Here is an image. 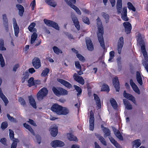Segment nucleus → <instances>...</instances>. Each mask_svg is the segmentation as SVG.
<instances>
[{
  "mask_svg": "<svg viewBox=\"0 0 148 148\" xmlns=\"http://www.w3.org/2000/svg\"><path fill=\"white\" fill-rule=\"evenodd\" d=\"M97 26L99 31L97 34L98 39L100 45L103 49H105V47L103 35V29L101 22H97Z\"/></svg>",
  "mask_w": 148,
  "mask_h": 148,
  "instance_id": "nucleus-1",
  "label": "nucleus"
},
{
  "mask_svg": "<svg viewBox=\"0 0 148 148\" xmlns=\"http://www.w3.org/2000/svg\"><path fill=\"white\" fill-rule=\"evenodd\" d=\"M48 90L46 88L44 87L41 89L38 92L37 97L39 101H41L46 97L48 93Z\"/></svg>",
  "mask_w": 148,
  "mask_h": 148,
  "instance_id": "nucleus-2",
  "label": "nucleus"
},
{
  "mask_svg": "<svg viewBox=\"0 0 148 148\" xmlns=\"http://www.w3.org/2000/svg\"><path fill=\"white\" fill-rule=\"evenodd\" d=\"M48 90L46 88L44 87L41 89L38 92L37 97L39 101H41L46 97L48 93Z\"/></svg>",
  "mask_w": 148,
  "mask_h": 148,
  "instance_id": "nucleus-3",
  "label": "nucleus"
},
{
  "mask_svg": "<svg viewBox=\"0 0 148 148\" xmlns=\"http://www.w3.org/2000/svg\"><path fill=\"white\" fill-rule=\"evenodd\" d=\"M44 22L47 26L52 27L57 30H59V27L58 24L55 22L46 19H44Z\"/></svg>",
  "mask_w": 148,
  "mask_h": 148,
  "instance_id": "nucleus-4",
  "label": "nucleus"
},
{
  "mask_svg": "<svg viewBox=\"0 0 148 148\" xmlns=\"http://www.w3.org/2000/svg\"><path fill=\"white\" fill-rule=\"evenodd\" d=\"M89 130L93 131L94 130L95 125V118L94 113L92 110L90 112L89 118Z\"/></svg>",
  "mask_w": 148,
  "mask_h": 148,
  "instance_id": "nucleus-5",
  "label": "nucleus"
},
{
  "mask_svg": "<svg viewBox=\"0 0 148 148\" xmlns=\"http://www.w3.org/2000/svg\"><path fill=\"white\" fill-rule=\"evenodd\" d=\"M62 109V106L57 104H53L51 107V110L58 115H60L61 113V110Z\"/></svg>",
  "mask_w": 148,
  "mask_h": 148,
  "instance_id": "nucleus-6",
  "label": "nucleus"
},
{
  "mask_svg": "<svg viewBox=\"0 0 148 148\" xmlns=\"http://www.w3.org/2000/svg\"><path fill=\"white\" fill-rule=\"evenodd\" d=\"M33 66L36 69H38L41 66L40 61L38 58L35 57L32 61Z\"/></svg>",
  "mask_w": 148,
  "mask_h": 148,
  "instance_id": "nucleus-7",
  "label": "nucleus"
},
{
  "mask_svg": "<svg viewBox=\"0 0 148 148\" xmlns=\"http://www.w3.org/2000/svg\"><path fill=\"white\" fill-rule=\"evenodd\" d=\"M124 44L123 38V37H120L117 44V50L118 53L120 54L121 53V50Z\"/></svg>",
  "mask_w": 148,
  "mask_h": 148,
  "instance_id": "nucleus-8",
  "label": "nucleus"
},
{
  "mask_svg": "<svg viewBox=\"0 0 148 148\" xmlns=\"http://www.w3.org/2000/svg\"><path fill=\"white\" fill-rule=\"evenodd\" d=\"M49 130L51 135L53 137H55L58 133V127L56 125H53L51 126Z\"/></svg>",
  "mask_w": 148,
  "mask_h": 148,
  "instance_id": "nucleus-9",
  "label": "nucleus"
},
{
  "mask_svg": "<svg viewBox=\"0 0 148 148\" xmlns=\"http://www.w3.org/2000/svg\"><path fill=\"white\" fill-rule=\"evenodd\" d=\"M142 53L145 60V61L143 62V64L148 73V64L147 63L148 62V57L147 53L146 51L143 52Z\"/></svg>",
  "mask_w": 148,
  "mask_h": 148,
  "instance_id": "nucleus-10",
  "label": "nucleus"
},
{
  "mask_svg": "<svg viewBox=\"0 0 148 148\" xmlns=\"http://www.w3.org/2000/svg\"><path fill=\"white\" fill-rule=\"evenodd\" d=\"M113 85L117 92H119L120 89L118 77H115L112 80Z\"/></svg>",
  "mask_w": 148,
  "mask_h": 148,
  "instance_id": "nucleus-11",
  "label": "nucleus"
},
{
  "mask_svg": "<svg viewBox=\"0 0 148 148\" xmlns=\"http://www.w3.org/2000/svg\"><path fill=\"white\" fill-rule=\"evenodd\" d=\"M86 44L88 50L92 51L94 50V46L91 39L88 38L86 39Z\"/></svg>",
  "mask_w": 148,
  "mask_h": 148,
  "instance_id": "nucleus-12",
  "label": "nucleus"
},
{
  "mask_svg": "<svg viewBox=\"0 0 148 148\" xmlns=\"http://www.w3.org/2000/svg\"><path fill=\"white\" fill-rule=\"evenodd\" d=\"M73 77L74 79L80 84L82 85L84 84V80L83 77H80L77 74L74 73Z\"/></svg>",
  "mask_w": 148,
  "mask_h": 148,
  "instance_id": "nucleus-13",
  "label": "nucleus"
},
{
  "mask_svg": "<svg viewBox=\"0 0 148 148\" xmlns=\"http://www.w3.org/2000/svg\"><path fill=\"white\" fill-rule=\"evenodd\" d=\"M125 28V31L127 34H129L132 29L131 24L128 22H125L123 23Z\"/></svg>",
  "mask_w": 148,
  "mask_h": 148,
  "instance_id": "nucleus-14",
  "label": "nucleus"
},
{
  "mask_svg": "<svg viewBox=\"0 0 148 148\" xmlns=\"http://www.w3.org/2000/svg\"><path fill=\"white\" fill-rule=\"evenodd\" d=\"M137 42L139 44H143L145 43V40L144 39V36L142 35L140 33L138 34L136 36Z\"/></svg>",
  "mask_w": 148,
  "mask_h": 148,
  "instance_id": "nucleus-15",
  "label": "nucleus"
},
{
  "mask_svg": "<svg viewBox=\"0 0 148 148\" xmlns=\"http://www.w3.org/2000/svg\"><path fill=\"white\" fill-rule=\"evenodd\" d=\"M57 81L68 88H70L72 87V85L69 82L63 79L58 78Z\"/></svg>",
  "mask_w": 148,
  "mask_h": 148,
  "instance_id": "nucleus-16",
  "label": "nucleus"
},
{
  "mask_svg": "<svg viewBox=\"0 0 148 148\" xmlns=\"http://www.w3.org/2000/svg\"><path fill=\"white\" fill-rule=\"evenodd\" d=\"M123 96L125 97L132 101L135 104H136V101L135 98L132 95L126 93L125 91L123 93Z\"/></svg>",
  "mask_w": 148,
  "mask_h": 148,
  "instance_id": "nucleus-17",
  "label": "nucleus"
},
{
  "mask_svg": "<svg viewBox=\"0 0 148 148\" xmlns=\"http://www.w3.org/2000/svg\"><path fill=\"white\" fill-rule=\"evenodd\" d=\"M121 18L124 21H128V18L127 16V9L126 7H124L123 8V11L121 14Z\"/></svg>",
  "mask_w": 148,
  "mask_h": 148,
  "instance_id": "nucleus-18",
  "label": "nucleus"
},
{
  "mask_svg": "<svg viewBox=\"0 0 148 148\" xmlns=\"http://www.w3.org/2000/svg\"><path fill=\"white\" fill-rule=\"evenodd\" d=\"M116 9L118 13H121L122 9V0H117Z\"/></svg>",
  "mask_w": 148,
  "mask_h": 148,
  "instance_id": "nucleus-19",
  "label": "nucleus"
},
{
  "mask_svg": "<svg viewBox=\"0 0 148 148\" xmlns=\"http://www.w3.org/2000/svg\"><path fill=\"white\" fill-rule=\"evenodd\" d=\"M0 97L4 102L5 106H6L9 101L7 98L3 93L1 88H0Z\"/></svg>",
  "mask_w": 148,
  "mask_h": 148,
  "instance_id": "nucleus-20",
  "label": "nucleus"
},
{
  "mask_svg": "<svg viewBox=\"0 0 148 148\" xmlns=\"http://www.w3.org/2000/svg\"><path fill=\"white\" fill-rule=\"evenodd\" d=\"M123 103L125 106V108L128 110H131L132 109V106L128 100L126 99H123Z\"/></svg>",
  "mask_w": 148,
  "mask_h": 148,
  "instance_id": "nucleus-21",
  "label": "nucleus"
},
{
  "mask_svg": "<svg viewBox=\"0 0 148 148\" xmlns=\"http://www.w3.org/2000/svg\"><path fill=\"white\" fill-rule=\"evenodd\" d=\"M136 78L138 83L140 85H142L143 83L141 75L140 72L138 71H137L136 72Z\"/></svg>",
  "mask_w": 148,
  "mask_h": 148,
  "instance_id": "nucleus-22",
  "label": "nucleus"
},
{
  "mask_svg": "<svg viewBox=\"0 0 148 148\" xmlns=\"http://www.w3.org/2000/svg\"><path fill=\"white\" fill-rule=\"evenodd\" d=\"M29 100L31 105L34 108H36V104L34 98L32 96H29Z\"/></svg>",
  "mask_w": 148,
  "mask_h": 148,
  "instance_id": "nucleus-23",
  "label": "nucleus"
},
{
  "mask_svg": "<svg viewBox=\"0 0 148 148\" xmlns=\"http://www.w3.org/2000/svg\"><path fill=\"white\" fill-rule=\"evenodd\" d=\"M94 99L96 103L97 106L98 107V109H100L101 108V101L100 99L98 96L95 94H94Z\"/></svg>",
  "mask_w": 148,
  "mask_h": 148,
  "instance_id": "nucleus-24",
  "label": "nucleus"
},
{
  "mask_svg": "<svg viewBox=\"0 0 148 148\" xmlns=\"http://www.w3.org/2000/svg\"><path fill=\"white\" fill-rule=\"evenodd\" d=\"M45 2L49 5L55 7L57 5L56 2L53 0H45Z\"/></svg>",
  "mask_w": 148,
  "mask_h": 148,
  "instance_id": "nucleus-25",
  "label": "nucleus"
},
{
  "mask_svg": "<svg viewBox=\"0 0 148 148\" xmlns=\"http://www.w3.org/2000/svg\"><path fill=\"white\" fill-rule=\"evenodd\" d=\"M13 27L14 30L15 35L16 37L18 36V34L19 32V28L18 25L17 24H15L13 25Z\"/></svg>",
  "mask_w": 148,
  "mask_h": 148,
  "instance_id": "nucleus-26",
  "label": "nucleus"
},
{
  "mask_svg": "<svg viewBox=\"0 0 148 148\" xmlns=\"http://www.w3.org/2000/svg\"><path fill=\"white\" fill-rule=\"evenodd\" d=\"M110 102L113 108L114 109H116L117 108L118 105L115 100L113 98H111L110 99Z\"/></svg>",
  "mask_w": 148,
  "mask_h": 148,
  "instance_id": "nucleus-27",
  "label": "nucleus"
},
{
  "mask_svg": "<svg viewBox=\"0 0 148 148\" xmlns=\"http://www.w3.org/2000/svg\"><path fill=\"white\" fill-rule=\"evenodd\" d=\"M69 112V109L66 107H62V109L61 110V113L60 115H66Z\"/></svg>",
  "mask_w": 148,
  "mask_h": 148,
  "instance_id": "nucleus-28",
  "label": "nucleus"
},
{
  "mask_svg": "<svg viewBox=\"0 0 148 148\" xmlns=\"http://www.w3.org/2000/svg\"><path fill=\"white\" fill-rule=\"evenodd\" d=\"M59 90L60 91L59 96L65 95H67L68 94V91L60 87Z\"/></svg>",
  "mask_w": 148,
  "mask_h": 148,
  "instance_id": "nucleus-29",
  "label": "nucleus"
},
{
  "mask_svg": "<svg viewBox=\"0 0 148 148\" xmlns=\"http://www.w3.org/2000/svg\"><path fill=\"white\" fill-rule=\"evenodd\" d=\"M24 126L27 129L34 135H35V134L33 129L29 125L26 124V123H24Z\"/></svg>",
  "mask_w": 148,
  "mask_h": 148,
  "instance_id": "nucleus-30",
  "label": "nucleus"
},
{
  "mask_svg": "<svg viewBox=\"0 0 148 148\" xmlns=\"http://www.w3.org/2000/svg\"><path fill=\"white\" fill-rule=\"evenodd\" d=\"M103 132L105 134L104 137L105 138L109 136L110 135V130L106 127H105L103 129Z\"/></svg>",
  "mask_w": 148,
  "mask_h": 148,
  "instance_id": "nucleus-31",
  "label": "nucleus"
},
{
  "mask_svg": "<svg viewBox=\"0 0 148 148\" xmlns=\"http://www.w3.org/2000/svg\"><path fill=\"white\" fill-rule=\"evenodd\" d=\"M19 140L17 138H14L13 140V143L11 146V148H16L17 143L19 142Z\"/></svg>",
  "mask_w": 148,
  "mask_h": 148,
  "instance_id": "nucleus-32",
  "label": "nucleus"
},
{
  "mask_svg": "<svg viewBox=\"0 0 148 148\" xmlns=\"http://www.w3.org/2000/svg\"><path fill=\"white\" fill-rule=\"evenodd\" d=\"M37 34L35 33H34L31 36V43L32 44H33L37 37Z\"/></svg>",
  "mask_w": 148,
  "mask_h": 148,
  "instance_id": "nucleus-33",
  "label": "nucleus"
},
{
  "mask_svg": "<svg viewBox=\"0 0 148 148\" xmlns=\"http://www.w3.org/2000/svg\"><path fill=\"white\" fill-rule=\"evenodd\" d=\"M101 91H106L108 92L109 91V88L107 84H104L102 86Z\"/></svg>",
  "mask_w": 148,
  "mask_h": 148,
  "instance_id": "nucleus-34",
  "label": "nucleus"
},
{
  "mask_svg": "<svg viewBox=\"0 0 148 148\" xmlns=\"http://www.w3.org/2000/svg\"><path fill=\"white\" fill-rule=\"evenodd\" d=\"M67 137L68 139L71 141L74 140L76 141L77 139V138L71 134H67Z\"/></svg>",
  "mask_w": 148,
  "mask_h": 148,
  "instance_id": "nucleus-35",
  "label": "nucleus"
},
{
  "mask_svg": "<svg viewBox=\"0 0 148 148\" xmlns=\"http://www.w3.org/2000/svg\"><path fill=\"white\" fill-rule=\"evenodd\" d=\"M60 87H58L56 88L54 86L53 87L52 90L54 93L57 96H59L60 91L59 89H60Z\"/></svg>",
  "mask_w": 148,
  "mask_h": 148,
  "instance_id": "nucleus-36",
  "label": "nucleus"
},
{
  "mask_svg": "<svg viewBox=\"0 0 148 148\" xmlns=\"http://www.w3.org/2000/svg\"><path fill=\"white\" fill-rule=\"evenodd\" d=\"M4 41L2 39H0V50L5 51L6 50V48L4 47Z\"/></svg>",
  "mask_w": 148,
  "mask_h": 148,
  "instance_id": "nucleus-37",
  "label": "nucleus"
},
{
  "mask_svg": "<svg viewBox=\"0 0 148 148\" xmlns=\"http://www.w3.org/2000/svg\"><path fill=\"white\" fill-rule=\"evenodd\" d=\"M73 86L76 90L78 92L77 95L79 96L82 93V90L81 88L75 85H74Z\"/></svg>",
  "mask_w": 148,
  "mask_h": 148,
  "instance_id": "nucleus-38",
  "label": "nucleus"
},
{
  "mask_svg": "<svg viewBox=\"0 0 148 148\" xmlns=\"http://www.w3.org/2000/svg\"><path fill=\"white\" fill-rule=\"evenodd\" d=\"M134 142V144L133 146V147H134L136 148H137L139 147L141 144L140 140L139 139L135 140Z\"/></svg>",
  "mask_w": 148,
  "mask_h": 148,
  "instance_id": "nucleus-39",
  "label": "nucleus"
},
{
  "mask_svg": "<svg viewBox=\"0 0 148 148\" xmlns=\"http://www.w3.org/2000/svg\"><path fill=\"white\" fill-rule=\"evenodd\" d=\"M34 79L33 77H31L28 81V86L30 87L34 85Z\"/></svg>",
  "mask_w": 148,
  "mask_h": 148,
  "instance_id": "nucleus-40",
  "label": "nucleus"
},
{
  "mask_svg": "<svg viewBox=\"0 0 148 148\" xmlns=\"http://www.w3.org/2000/svg\"><path fill=\"white\" fill-rule=\"evenodd\" d=\"M49 72V70L48 68H46L43 71L42 73L41 74L42 77H45L47 75L48 73Z\"/></svg>",
  "mask_w": 148,
  "mask_h": 148,
  "instance_id": "nucleus-41",
  "label": "nucleus"
},
{
  "mask_svg": "<svg viewBox=\"0 0 148 148\" xmlns=\"http://www.w3.org/2000/svg\"><path fill=\"white\" fill-rule=\"evenodd\" d=\"M115 136L120 140H123V138L121 135L120 132L119 131H117L114 134Z\"/></svg>",
  "mask_w": 148,
  "mask_h": 148,
  "instance_id": "nucleus-42",
  "label": "nucleus"
},
{
  "mask_svg": "<svg viewBox=\"0 0 148 148\" xmlns=\"http://www.w3.org/2000/svg\"><path fill=\"white\" fill-rule=\"evenodd\" d=\"M18 101L23 106L26 105V102L25 99L22 97H20L18 99Z\"/></svg>",
  "mask_w": 148,
  "mask_h": 148,
  "instance_id": "nucleus-43",
  "label": "nucleus"
},
{
  "mask_svg": "<svg viewBox=\"0 0 148 148\" xmlns=\"http://www.w3.org/2000/svg\"><path fill=\"white\" fill-rule=\"evenodd\" d=\"M128 7L130 10H132L133 11L135 12L136 11V9L134 7L132 4L130 2H129L127 3Z\"/></svg>",
  "mask_w": 148,
  "mask_h": 148,
  "instance_id": "nucleus-44",
  "label": "nucleus"
},
{
  "mask_svg": "<svg viewBox=\"0 0 148 148\" xmlns=\"http://www.w3.org/2000/svg\"><path fill=\"white\" fill-rule=\"evenodd\" d=\"M7 116L8 119L11 122L14 123H16L17 122L16 119L13 118V117L10 116L9 114H8L7 115Z\"/></svg>",
  "mask_w": 148,
  "mask_h": 148,
  "instance_id": "nucleus-45",
  "label": "nucleus"
},
{
  "mask_svg": "<svg viewBox=\"0 0 148 148\" xmlns=\"http://www.w3.org/2000/svg\"><path fill=\"white\" fill-rule=\"evenodd\" d=\"M0 62L1 67L4 66L5 64L4 60L1 54L0 53Z\"/></svg>",
  "mask_w": 148,
  "mask_h": 148,
  "instance_id": "nucleus-46",
  "label": "nucleus"
},
{
  "mask_svg": "<svg viewBox=\"0 0 148 148\" xmlns=\"http://www.w3.org/2000/svg\"><path fill=\"white\" fill-rule=\"evenodd\" d=\"M36 25V24L34 23H31L28 27L29 30L31 32H33V29Z\"/></svg>",
  "mask_w": 148,
  "mask_h": 148,
  "instance_id": "nucleus-47",
  "label": "nucleus"
},
{
  "mask_svg": "<svg viewBox=\"0 0 148 148\" xmlns=\"http://www.w3.org/2000/svg\"><path fill=\"white\" fill-rule=\"evenodd\" d=\"M53 49L54 52L56 54H58L60 53H62V51L56 46H54Z\"/></svg>",
  "mask_w": 148,
  "mask_h": 148,
  "instance_id": "nucleus-48",
  "label": "nucleus"
},
{
  "mask_svg": "<svg viewBox=\"0 0 148 148\" xmlns=\"http://www.w3.org/2000/svg\"><path fill=\"white\" fill-rule=\"evenodd\" d=\"M132 87L133 90L135 92H136L138 94H140V91L136 84Z\"/></svg>",
  "mask_w": 148,
  "mask_h": 148,
  "instance_id": "nucleus-49",
  "label": "nucleus"
},
{
  "mask_svg": "<svg viewBox=\"0 0 148 148\" xmlns=\"http://www.w3.org/2000/svg\"><path fill=\"white\" fill-rule=\"evenodd\" d=\"M102 15L106 19V23H108L109 22V16L107 14H106L105 12H103L102 13Z\"/></svg>",
  "mask_w": 148,
  "mask_h": 148,
  "instance_id": "nucleus-50",
  "label": "nucleus"
},
{
  "mask_svg": "<svg viewBox=\"0 0 148 148\" xmlns=\"http://www.w3.org/2000/svg\"><path fill=\"white\" fill-rule=\"evenodd\" d=\"M9 136L10 138V139L11 140H13L14 138V132L13 131H12V130L9 129Z\"/></svg>",
  "mask_w": 148,
  "mask_h": 148,
  "instance_id": "nucleus-51",
  "label": "nucleus"
},
{
  "mask_svg": "<svg viewBox=\"0 0 148 148\" xmlns=\"http://www.w3.org/2000/svg\"><path fill=\"white\" fill-rule=\"evenodd\" d=\"M8 126V124L7 122L5 121L3 122L1 125V129L4 130Z\"/></svg>",
  "mask_w": 148,
  "mask_h": 148,
  "instance_id": "nucleus-52",
  "label": "nucleus"
},
{
  "mask_svg": "<svg viewBox=\"0 0 148 148\" xmlns=\"http://www.w3.org/2000/svg\"><path fill=\"white\" fill-rule=\"evenodd\" d=\"M76 56L77 58L79 59L80 60L83 62L85 61V59L84 57L81 55L79 54H76Z\"/></svg>",
  "mask_w": 148,
  "mask_h": 148,
  "instance_id": "nucleus-53",
  "label": "nucleus"
},
{
  "mask_svg": "<svg viewBox=\"0 0 148 148\" xmlns=\"http://www.w3.org/2000/svg\"><path fill=\"white\" fill-rule=\"evenodd\" d=\"M55 142L58 143V147H62L64 145V143L61 141L56 140Z\"/></svg>",
  "mask_w": 148,
  "mask_h": 148,
  "instance_id": "nucleus-54",
  "label": "nucleus"
},
{
  "mask_svg": "<svg viewBox=\"0 0 148 148\" xmlns=\"http://www.w3.org/2000/svg\"><path fill=\"white\" fill-rule=\"evenodd\" d=\"M83 21L87 25H89L90 23L88 18L86 17H84L82 18Z\"/></svg>",
  "mask_w": 148,
  "mask_h": 148,
  "instance_id": "nucleus-55",
  "label": "nucleus"
},
{
  "mask_svg": "<svg viewBox=\"0 0 148 148\" xmlns=\"http://www.w3.org/2000/svg\"><path fill=\"white\" fill-rule=\"evenodd\" d=\"M101 143L105 146L107 145V143L105 139L102 137L99 138V140Z\"/></svg>",
  "mask_w": 148,
  "mask_h": 148,
  "instance_id": "nucleus-56",
  "label": "nucleus"
},
{
  "mask_svg": "<svg viewBox=\"0 0 148 148\" xmlns=\"http://www.w3.org/2000/svg\"><path fill=\"white\" fill-rule=\"evenodd\" d=\"M3 24L8 23V20L5 14L3 15Z\"/></svg>",
  "mask_w": 148,
  "mask_h": 148,
  "instance_id": "nucleus-57",
  "label": "nucleus"
},
{
  "mask_svg": "<svg viewBox=\"0 0 148 148\" xmlns=\"http://www.w3.org/2000/svg\"><path fill=\"white\" fill-rule=\"evenodd\" d=\"M75 65L76 67L78 69L81 70V66L79 61H76L75 62Z\"/></svg>",
  "mask_w": 148,
  "mask_h": 148,
  "instance_id": "nucleus-58",
  "label": "nucleus"
},
{
  "mask_svg": "<svg viewBox=\"0 0 148 148\" xmlns=\"http://www.w3.org/2000/svg\"><path fill=\"white\" fill-rule=\"evenodd\" d=\"M139 45L141 46V49L142 52L146 51L145 48V43L143 44L142 45L140 44Z\"/></svg>",
  "mask_w": 148,
  "mask_h": 148,
  "instance_id": "nucleus-59",
  "label": "nucleus"
},
{
  "mask_svg": "<svg viewBox=\"0 0 148 148\" xmlns=\"http://www.w3.org/2000/svg\"><path fill=\"white\" fill-rule=\"evenodd\" d=\"M6 141V139L5 138H3L1 139L0 141L3 145L7 146Z\"/></svg>",
  "mask_w": 148,
  "mask_h": 148,
  "instance_id": "nucleus-60",
  "label": "nucleus"
},
{
  "mask_svg": "<svg viewBox=\"0 0 148 148\" xmlns=\"http://www.w3.org/2000/svg\"><path fill=\"white\" fill-rule=\"evenodd\" d=\"M109 138L111 142L114 145L117 142L112 137H109Z\"/></svg>",
  "mask_w": 148,
  "mask_h": 148,
  "instance_id": "nucleus-61",
  "label": "nucleus"
},
{
  "mask_svg": "<svg viewBox=\"0 0 148 148\" xmlns=\"http://www.w3.org/2000/svg\"><path fill=\"white\" fill-rule=\"evenodd\" d=\"M72 19L74 24L77 23L79 22L76 16L72 17Z\"/></svg>",
  "mask_w": 148,
  "mask_h": 148,
  "instance_id": "nucleus-62",
  "label": "nucleus"
},
{
  "mask_svg": "<svg viewBox=\"0 0 148 148\" xmlns=\"http://www.w3.org/2000/svg\"><path fill=\"white\" fill-rule=\"evenodd\" d=\"M19 10V14L20 16H22L24 12V8H23Z\"/></svg>",
  "mask_w": 148,
  "mask_h": 148,
  "instance_id": "nucleus-63",
  "label": "nucleus"
},
{
  "mask_svg": "<svg viewBox=\"0 0 148 148\" xmlns=\"http://www.w3.org/2000/svg\"><path fill=\"white\" fill-rule=\"evenodd\" d=\"M56 140L52 141L51 143V146L54 147H58L57 143L55 142Z\"/></svg>",
  "mask_w": 148,
  "mask_h": 148,
  "instance_id": "nucleus-64",
  "label": "nucleus"
}]
</instances>
